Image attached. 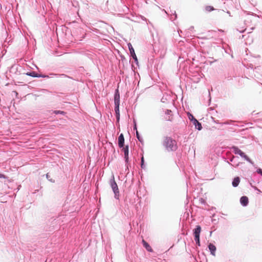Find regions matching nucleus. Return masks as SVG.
<instances>
[{
	"instance_id": "1",
	"label": "nucleus",
	"mask_w": 262,
	"mask_h": 262,
	"mask_svg": "<svg viewBox=\"0 0 262 262\" xmlns=\"http://www.w3.org/2000/svg\"><path fill=\"white\" fill-rule=\"evenodd\" d=\"M163 145L168 151H174L177 149V144L175 140L170 137H166L163 141Z\"/></svg>"
},
{
	"instance_id": "2",
	"label": "nucleus",
	"mask_w": 262,
	"mask_h": 262,
	"mask_svg": "<svg viewBox=\"0 0 262 262\" xmlns=\"http://www.w3.org/2000/svg\"><path fill=\"white\" fill-rule=\"evenodd\" d=\"M110 185L111 187L115 193V197L118 196L119 194V191L118 187V185L115 182L114 177H113V179L110 180Z\"/></svg>"
},
{
	"instance_id": "3",
	"label": "nucleus",
	"mask_w": 262,
	"mask_h": 262,
	"mask_svg": "<svg viewBox=\"0 0 262 262\" xmlns=\"http://www.w3.org/2000/svg\"><path fill=\"white\" fill-rule=\"evenodd\" d=\"M233 152H234L235 154L239 155L242 158H244L246 161L249 162H251V160L249 159V158L238 147H233Z\"/></svg>"
},
{
	"instance_id": "4",
	"label": "nucleus",
	"mask_w": 262,
	"mask_h": 262,
	"mask_svg": "<svg viewBox=\"0 0 262 262\" xmlns=\"http://www.w3.org/2000/svg\"><path fill=\"white\" fill-rule=\"evenodd\" d=\"M189 118L191 121L193 122V123L194 124V125H195L196 128L198 130H201L202 128L201 124L196 119L194 118V116H189Z\"/></svg>"
},
{
	"instance_id": "5",
	"label": "nucleus",
	"mask_w": 262,
	"mask_h": 262,
	"mask_svg": "<svg viewBox=\"0 0 262 262\" xmlns=\"http://www.w3.org/2000/svg\"><path fill=\"white\" fill-rule=\"evenodd\" d=\"M127 45H128V49L129 50L131 56H132V57L133 58V59L135 60V61L136 62H138V59H137V56L135 54V50H134L132 44L130 43H128L127 44Z\"/></svg>"
},
{
	"instance_id": "6",
	"label": "nucleus",
	"mask_w": 262,
	"mask_h": 262,
	"mask_svg": "<svg viewBox=\"0 0 262 262\" xmlns=\"http://www.w3.org/2000/svg\"><path fill=\"white\" fill-rule=\"evenodd\" d=\"M120 102V94L119 92V90L118 89L116 90L115 94L114 95V102L115 104L119 105Z\"/></svg>"
},
{
	"instance_id": "7",
	"label": "nucleus",
	"mask_w": 262,
	"mask_h": 262,
	"mask_svg": "<svg viewBox=\"0 0 262 262\" xmlns=\"http://www.w3.org/2000/svg\"><path fill=\"white\" fill-rule=\"evenodd\" d=\"M124 143V138L123 135L121 134L118 137V145L119 147H123Z\"/></svg>"
},
{
	"instance_id": "8",
	"label": "nucleus",
	"mask_w": 262,
	"mask_h": 262,
	"mask_svg": "<svg viewBox=\"0 0 262 262\" xmlns=\"http://www.w3.org/2000/svg\"><path fill=\"white\" fill-rule=\"evenodd\" d=\"M208 248L211 252V254L215 256V251H216V247L212 244H209L208 245Z\"/></svg>"
},
{
	"instance_id": "9",
	"label": "nucleus",
	"mask_w": 262,
	"mask_h": 262,
	"mask_svg": "<svg viewBox=\"0 0 262 262\" xmlns=\"http://www.w3.org/2000/svg\"><path fill=\"white\" fill-rule=\"evenodd\" d=\"M201 231V227L200 226H196V228L194 230L193 234L194 237H200V234Z\"/></svg>"
},
{
	"instance_id": "10",
	"label": "nucleus",
	"mask_w": 262,
	"mask_h": 262,
	"mask_svg": "<svg viewBox=\"0 0 262 262\" xmlns=\"http://www.w3.org/2000/svg\"><path fill=\"white\" fill-rule=\"evenodd\" d=\"M122 150L124 154V158L125 159L126 162H127L128 160V146H126L125 147L122 148Z\"/></svg>"
},
{
	"instance_id": "11",
	"label": "nucleus",
	"mask_w": 262,
	"mask_h": 262,
	"mask_svg": "<svg viewBox=\"0 0 262 262\" xmlns=\"http://www.w3.org/2000/svg\"><path fill=\"white\" fill-rule=\"evenodd\" d=\"M142 243L143 246L146 248V249L149 252H152V249L150 246V245L146 242L144 239L142 240Z\"/></svg>"
},
{
	"instance_id": "12",
	"label": "nucleus",
	"mask_w": 262,
	"mask_h": 262,
	"mask_svg": "<svg viewBox=\"0 0 262 262\" xmlns=\"http://www.w3.org/2000/svg\"><path fill=\"white\" fill-rule=\"evenodd\" d=\"M240 201L242 205L246 206L248 203V198L246 196H243L241 198Z\"/></svg>"
},
{
	"instance_id": "13",
	"label": "nucleus",
	"mask_w": 262,
	"mask_h": 262,
	"mask_svg": "<svg viewBox=\"0 0 262 262\" xmlns=\"http://www.w3.org/2000/svg\"><path fill=\"white\" fill-rule=\"evenodd\" d=\"M240 182V179L239 177H236L233 179L232 181V185L233 187H237Z\"/></svg>"
},
{
	"instance_id": "14",
	"label": "nucleus",
	"mask_w": 262,
	"mask_h": 262,
	"mask_svg": "<svg viewBox=\"0 0 262 262\" xmlns=\"http://www.w3.org/2000/svg\"><path fill=\"white\" fill-rule=\"evenodd\" d=\"M214 10V8L211 6H207L205 7V10L207 12H211Z\"/></svg>"
},
{
	"instance_id": "15",
	"label": "nucleus",
	"mask_w": 262,
	"mask_h": 262,
	"mask_svg": "<svg viewBox=\"0 0 262 262\" xmlns=\"http://www.w3.org/2000/svg\"><path fill=\"white\" fill-rule=\"evenodd\" d=\"M27 74L29 76L33 77H39L38 75L37 74L35 73L34 72H31V73H28Z\"/></svg>"
},
{
	"instance_id": "16",
	"label": "nucleus",
	"mask_w": 262,
	"mask_h": 262,
	"mask_svg": "<svg viewBox=\"0 0 262 262\" xmlns=\"http://www.w3.org/2000/svg\"><path fill=\"white\" fill-rule=\"evenodd\" d=\"M115 111L116 114V115H119V105H117V104H115Z\"/></svg>"
},
{
	"instance_id": "17",
	"label": "nucleus",
	"mask_w": 262,
	"mask_h": 262,
	"mask_svg": "<svg viewBox=\"0 0 262 262\" xmlns=\"http://www.w3.org/2000/svg\"><path fill=\"white\" fill-rule=\"evenodd\" d=\"M194 239L196 241V244L200 246V237H194Z\"/></svg>"
},
{
	"instance_id": "18",
	"label": "nucleus",
	"mask_w": 262,
	"mask_h": 262,
	"mask_svg": "<svg viewBox=\"0 0 262 262\" xmlns=\"http://www.w3.org/2000/svg\"><path fill=\"white\" fill-rule=\"evenodd\" d=\"M136 136L138 138V139L140 141H142V139L140 138V135H139V134L138 133V132L137 130H136Z\"/></svg>"
},
{
	"instance_id": "19",
	"label": "nucleus",
	"mask_w": 262,
	"mask_h": 262,
	"mask_svg": "<svg viewBox=\"0 0 262 262\" xmlns=\"http://www.w3.org/2000/svg\"><path fill=\"white\" fill-rule=\"evenodd\" d=\"M133 121H134V129H136L137 130L136 122L135 119H134Z\"/></svg>"
},
{
	"instance_id": "20",
	"label": "nucleus",
	"mask_w": 262,
	"mask_h": 262,
	"mask_svg": "<svg viewBox=\"0 0 262 262\" xmlns=\"http://www.w3.org/2000/svg\"><path fill=\"white\" fill-rule=\"evenodd\" d=\"M143 163H144V158H143V157H142L141 159V167H143Z\"/></svg>"
},
{
	"instance_id": "21",
	"label": "nucleus",
	"mask_w": 262,
	"mask_h": 262,
	"mask_svg": "<svg viewBox=\"0 0 262 262\" xmlns=\"http://www.w3.org/2000/svg\"><path fill=\"white\" fill-rule=\"evenodd\" d=\"M39 77H48V76L47 75H38Z\"/></svg>"
},
{
	"instance_id": "22",
	"label": "nucleus",
	"mask_w": 262,
	"mask_h": 262,
	"mask_svg": "<svg viewBox=\"0 0 262 262\" xmlns=\"http://www.w3.org/2000/svg\"><path fill=\"white\" fill-rule=\"evenodd\" d=\"M5 178L4 175L0 173V178Z\"/></svg>"
},
{
	"instance_id": "23",
	"label": "nucleus",
	"mask_w": 262,
	"mask_h": 262,
	"mask_svg": "<svg viewBox=\"0 0 262 262\" xmlns=\"http://www.w3.org/2000/svg\"><path fill=\"white\" fill-rule=\"evenodd\" d=\"M117 121H119V116H117Z\"/></svg>"
},
{
	"instance_id": "24",
	"label": "nucleus",
	"mask_w": 262,
	"mask_h": 262,
	"mask_svg": "<svg viewBox=\"0 0 262 262\" xmlns=\"http://www.w3.org/2000/svg\"><path fill=\"white\" fill-rule=\"evenodd\" d=\"M260 173H261V174L262 175V170H260Z\"/></svg>"
},
{
	"instance_id": "25",
	"label": "nucleus",
	"mask_w": 262,
	"mask_h": 262,
	"mask_svg": "<svg viewBox=\"0 0 262 262\" xmlns=\"http://www.w3.org/2000/svg\"><path fill=\"white\" fill-rule=\"evenodd\" d=\"M187 115H190L191 114L190 113H188Z\"/></svg>"
}]
</instances>
